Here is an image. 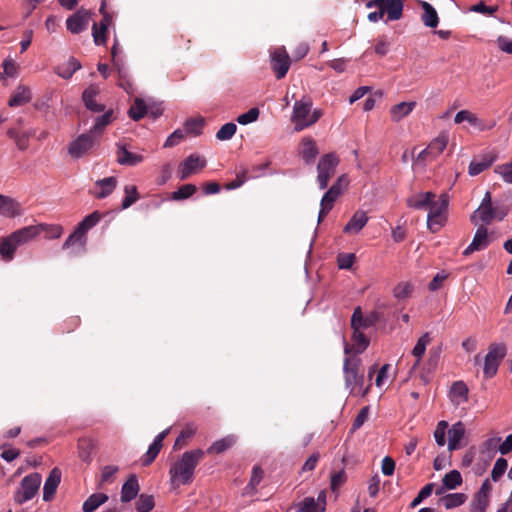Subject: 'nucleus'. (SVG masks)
Masks as SVG:
<instances>
[{
  "label": "nucleus",
  "mask_w": 512,
  "mask_h": 512,
  "mask_svg": "<svg viewBox=\"0 0 512 512\" xmlns=\"http://www.w3.org/2000/svg\"><path fill=\"white\" fill-rule=\"evenodd\" d=\"M47 229L48 226L43 224L30 225L14 231L7 237H3L0 241L1 259L5 262L12 261L18 247L32 241Z\"/></svg>",
  "instance_id": "1"
},
{
  "label": "nucleus",
  "mask_w": 512,
  "mask_h": 512,
  "mask_svg": "<svg viewBox=\"0 0 512 512\" xmlns=\"http://www.w3.org/2000/svg\"><path fill=\"white\" fill-rule=\"evenodd\" d=\"M204 454L205 452L201 449L184 452L180 460L170 468L171 481L177 485L190 484L193 480L194 470Z\"/></svg>",
  "instance_id": "2"
},
{
  "label": "nucleus",
  "mask_w": 512,
  "mask_h": 512,
  "mask_svg": "<svg viewBox=\"0 0 512 512\" xmlns=\"http://www.w3.org/2000/svg\"><path fill=\"white\" fill-rule=\"evenodd\" d=\"M507 214L508 208L504 205L493 203L491 193L487 191L480 203V206L474 212V215H472L471 221L474 224H477L475 219L478 217L482 223L488 225L491 224L494 219L500 221L503 220Z\"/></svg>",
  "instance_id": "3"
},
{
  "label": "nucleus",
  "mask_w": 512,
  "mask_h": 512,
  "mask_svg": "<svg viewBox=\"0 0 512 512\" xmlns=\"http://www.w3.org/2000/svg\"><path fill=\"white\" fill-rule=\"evenodd\" d=\"M449 204V197L446 193H442L438 199H433L431 205H429L427 226L431 232L435 233L439 231L447 220V208Z\"/></svg>",
  "instance_id": "4"
},
{
  "label": "nucleus",
  "mask_w": 512,
  "mask_h": 512,
  "mask_svg": "<svg viewBox=\"0 0 512 512\" xmlns=\"http://www.w3.org/2000/svg\"><path fill=\"white\" fill-rule=\"evenodd\" d=\"M361 360L358 357H346L343 364L345 384L353 393L356 388L361 389L364 385V373L360 370Z\"/></svg>",
  "instance_id": "5"
},
{
  "label": "nucleus",
  "mask_w": 512,
  "mask_h": 512,
  "mask_svg": "<svg viewBox=\"0 0 512 512\" xmlns=\"http://www.w3.org/2000/svg\"><path fill=\"white\" fill-rule=\"evenodd\" d=\"M42 477L34 472L26 475L20 482V487L14 493V501L23 504L31 500L39 491Z\"/></svg>",
  "instance_id": "6"
},
{
  "label": "nucleus",
  "mask_w": 512,
  "mask_h": 512,
  "mask_svg": "<svg viewBox=\"0 0 512 512\" xmlns=\"http://www.w3.org/2000/svg\"><path fill=\"white\" fill-rule=\"evenodd\" d=\"M506 346L504 344L493 343L484 359L483 373L486 379H490L497 374L499 365L506 356Z\"/></svg>",
  "instance_id": "7"
},
{
  "label": "nucleus",
  "mask_w": 512,
  "mask_h": 512,
  "mask_svg": "<svg viewBox=\"0 0 512 512\" xmlns=\"http://www.w3.org/2000/svg\"><path fill=\"white\" fill-rule=\"evenodd\" d=\"M339 163L338 157L333 153L325 154L321 157L318 162L317 170L318 176L317 181L320 189H325L328 186L329 180L334 176L336 167Z\"/></svg>",
  "instance_id": "8"
},
{
  "label": "nucleus",
  "mask_w": 512,
  "mask_h": 512,
  "mask_svg": "<svg viewBox=\"0 0 512 512\" xmlns=\"http://www.w3.org/2000/svg\"><path fill=\"white\" fill-rule=\"evenodd\" d=\"M271 69L275 73L277 79H282L286 76L290 65L291 59L284 47H277L270 52Z\"/></svg>",
  "instance_id": "9"
},
{
  "label": "nucleus",
  "mask_w": 512,
  "mask_h": 512,
  "mask_svg": "<svg viewBox=\"0 0 512 512\" xmlns=\"http://www.w3.org/2000/svg\"><path fill=\"white\" fill-rule=\"evenodd\" d=\"M346 183L345 175L340 176L336 183H334L324 194L321 200V208L319 212L318 220L319 222L328 214V212L333 208L334 202L342 193V183Z\"/></svg>",
  "instance_id": "10"
},
{
  "label": "nucleus",
  "mask_w": 512,
  "mask_h": 512,
  "mask_svg": "<svg viewBox=\"0 0 512 512\" xmlns=\"http://www.w3.org/2000/svg\"><path fill=\"white\" fill-rule=\"evenodd\" d=\"M97 136L93 134L90 130L87 133L81 134L77 139L69 145V154L73 158H80L87 154L94 144L96 143Z\"/></svg>",
  "instance_id": "11"
},
{
  "label": "nucleus",
  "mask_w": 512,
  "mask_h": 512,
  "mask_svg": "<svg viewBox=\"0 0 512 512\" xmlns=\"http://www.w3.org/2000/svg\"><path fill=\"white\" fill-rule=\"evenodd\" d=\"M312 103L310 101H296L293 107L292 122L295 124V131L299 132L309 127L305 123L309 122Z\"/></svg>",
  "instance_id": "12"
},
{
  "label": "nucleus",
  "mask_w": 512,
  "mask_h": 512,
  "mask_svg": "<svg viewBox=\"0 0 512 512\" xmlns=\"http://www.w3.org/2000/svg\"><path fill=\"white\" fill-rule=\"evenodd\" d=\"M206 166V160L196 154L189 155L178 167L180 180L188 179L192 174L202 170Z\"/></svg>",
  "instance_id": "13"
},
{
  "label": "nucleus",
  "mask_w": 512,
  "mask_h": 512,
  "mask_svg": "<svg viewBox=\"0 0 512 512\" xmlns=\"http://www.w3.org/2000/svg\"><path fill=\"white\" fill-rule=\"evenodd\" d=\"M91 12L83 8L78 9L66 20V27L73 34H79L88 27Z\"/></svg>",
  "instance_id": "14"
},
{
  "label": "nucleus",
  "mask_w": 512,
  "mask_h": 512,
  "mask_svg": "<svg viewBox=\"0 0 512 512\" xmlns=\"http://www.w3.org/2000/svg\"><path fill=\"white\" fill-rule=\"evenodd\" d=\"M23 208L16 199L0 194V215L6 218H15L21 216Z\"/></svg>",
  "instance_id": "15"
},
{
  "label": "nucleus",
  "mask_w": 512,
  "mask_h": 512,
  "mask_svg": "<svg viewBox=\"0 0 512 512\" xmlns=\"http://www.w3.org/2000/svg\"><path fill=\"white\" fill-rule=\"evenodd\" d=\"M489 244L490 240L488 238V230L484 225H481L477 228L472 242L463 251V255L469 256L475 251H480L487 248Z\"/></svg>",
  "instance_id": "16"
},
{
  "label": "nucleus",
  "mask_w": 512,
  "mask_h": 512,
  "mask_svg": "<svg viewBox=\"0 0 512 512\" xmlns=\"http://www.w3.org/2000/svg\"><path fill=\"white\" fill-rule=\"evenodd\" d=\"M99 93L100 88L95 84L89 85L82 93V101L85 107L95 113H101L105 110V105L96 101Z\"/></svg>",
  "instance_id": "17"
},
{
  "label": "nucleus",
  "mask_w": 512,
  "mask_h": 512,
  "mask_svg": "<svg viewBox=\"0 0 512 512\" xmlns=\"http://www.w3.org/2000/svg\"><path fill=\"white\" fill-rule=\"evenodd\" d=\"M61 481V471L59 468H53L43 487V500L45 502H49L54 498V495L56 493V490L60 484Z\"/></svg>",
  "instance_id": "18"
},
{
  "label": "nucleus",
  "mask_w": 512,
  "mask_h": 512,
  "mask_svg": "<svg viewBox=\"0 0 512 512\" xmlns=\"http://www.w3.org/2000/svg\"><path fill=\"white\" fill-rule=\"evenodd\" d=\"M96 447L97 442L95 439L86 436L79 438L77 443L79 458L86 463H90L92 461V453Z\"/></svg>",
  "instance_id": "19"
},
{
  "label": "nucleus",
  "mask_w": 512,
  "mask_h": 512,
  "mask_svg": "<svg viewBox=\"0 0 512 512\" xmlns=\"http://www.w3.org/2000/svg\"><path fill=\"white\" fill-rule=\"evenodd\" d=\"M117 186V179L116 177L110 176L106 177L104 179L97 180L95 182V187L99 188V190L95 192H90L94 195L97 199H104L108 197L112 192L115 190Z\"/></svg>",
  "instance_id": "20"
},
{
  "label": "nucleus",
  "mask_w": 512,
  "mask_h": 512,
  "mask_svg": "<svg viewBox=\"0 0 512 512\" xmlns=\"http://www.w3.org/2000/svg\"><path fill=\"white\" fill-rule=\"evenodd\" d=\"M117 162L120 165L126 166H135L141 162H143L144 157L141 154H136L128 151L125 146L118 145L117 152Z\"/></svg>",
  "instance_id": "21"
},
{
  "label": "nucleus",
  "mask_w": 512,
  "mask_h": 512,
  "mask_svg": "<svg viewBox=\"0 0 512 512\" xmlns=\"http://www.w3.org/2000/svg\"><path fill=\"white\" fill-rule=\"evenodd\" d=\"M465 435V425L459 421L448 430V450L454 451L460 448V441Z\"/></svg>",
  "instance_id": "22"
},
{
  "label": "nucleus",
  "mask_w": 512,
  "mask_h": 512,
  "mask_svg": "<svg viewBox=\"0 0 512 512\" xmlns=\"http://www.w3.org/2000/svg\"><path fill=\"white\" fill-rule=\"evenodd\" d=\"M436 198L433 192H424L412 195L407 199V205L417 210L428 209L431 201Z\"/></svg>",
  "instance_id": "23"
},
{
  "label": "nucleus",
  "mask_w": 512,
  "mask_h": 512,
  "mask_svg": "<svg viewBox=\"0 0 512 512\" xmlns=\"http://www.w3.org/2000/svg\"><path fill=\"white\" fill-rule=\"evenodd\" d=\"M384 13L387 14L386 21L399 20L403 15V0H383Z\"/></svg>",
  "instance_id": "24"
},
{
  "label": "nucleus",
  "mask_w": 512,
  "mask_h": 512,
  "mask_svg": "<svg viewBox=\"0 0 512 512\" xmlns=\"http://www.w3.org/2000/svg\"><path fill=\"white\" fill-rule=\"evenodd\" d=\"M368 222V216L364 211H357L345 225L344 233L356 234L360 232Z\"/></svg>",
  "instance_id": "25"
},
{
  "label": "nucleus",
  "mask_w": 512,
  "mask_h": 512,
  "mask_svg": "<svg viewBox=\"0 0 512 512\" xmlns=\"http://www.w3.org/2000/svg\"><path fill=\"white\" fill-rule=\"evenodd\" d=\"M352 347L346 345L345 353L348 354L353 349L355 353L360 354L364 352L369 346V339L365 336V334L361 331V329L353 330L352 334Z\"/></svg>",
  "instance_id": "26"
},
{
  "label": "nucleus",
  "mask_w": 512,
  "mask_h": 512,
  "mask_svg": "<svg viewBox=\"0 0 512 512\" xmlns=\"http://www.w3.org/2000/svg\"><path fill=\"white\" fill-rule=\"evenodd\" d=\"M420 5L423 9L421 21L424 26L429 28H436L439 23V17L435 8L430 3L425 1H422Z\"/></svg>",
  "instance_id": "27"
},
{
  "label": "nucleus",
  "mask_w": 512,
  "mask_h": 512,
  "mask_svg": "<svg viewBox=\"0 0 512 512\" xmlns=\"http://www.w3.org/2000/svg\"><path fill=\"white\" fill-rule=\"evenodd\" d=\"M139 492V484L135 475H131L123 484L121 490V501L129 502L133 500Z\"/></svg>",
  "instance_id": "28"
},
{
  "label": "nucleus",
  "mask_w": 512,
  "mask_h": 512,
  "mask_svg": "<svg viewBox=\"0 0 512 512\" xmlns=\"http://www.w3.org/2000/svg\"><path fill=\"white\" fill-rule=\"evenodd\" d=\"M31 101V91L26 86H18L15 92L11 95L8 105L10 107L22 106Z\"/></svg>",
  "instance_id": "29"
},
{
  "label": "nucleus",
  "mask_w": 512,
  "mask_h": 512,
  "mask_svg": "<svg viewBox=\"0 0 512 512\" xmlns=\"http://www.w3.org/2000/svg\"><path fill=\"white\" fill-rule=\"evenodd\" d=\"M416 106V102H401L393 105L390 109L391 119L398 122L409 115Z\"/></svg>",
  "instance_id": "30"
},
{
  "label": "nucleus",
  "mask_w": 512,
  "mask_h": 512,
  "mask_svg": "<svg viewBox=\"0 0 512 512\" xmlns=\"http://www.w3.org/2000/svg\"><path fill=\"white\" fill-rule=\"evenodd\" d=\"M236 436L227 435L220 440L215 441L208 449V454H221L235 445Z\"/></svg>",
  "instance_id": "31"
},
{
  "label": "nucleus",
  "mask_w": 512,
  "mask_h": 512,
  "mask_svg": "<svg viewBox=\"0 0 512 512\" xmlns=\"http://www.w3.org/2000/svg\"><path fill=\"white\" fill-rule=\"evenodd\" d=\"M318 154L316 143L313 139L307 137L302 140L301 156L305 163L311 164L314 162Z\"/></svg>",
  "instance_id": "32"
},
{
  "label": "nucleus",
  "mask_w": 512,
  "mask_h": 512,
  "mask_svg": "<svg viewBox=\"0 0 512 512\" xmlns=\"http://www.w3.org/2000/svg\"><path fill=\"white\" fill-rule=\"evenodd\" d=\"M103 112L104 113L101 116H98L95 119V123H94L93 127L90 129V131L93 134H95L97 137H99L103 133L105 127L112 122V118H113V110L112 109L104 110Z\"/></svg>",
  "instance_id": "33"
},
{
  "label": "nucleus",
  "mask_w": 512,
  "mask_h": 512,
  "mask_svg": "<svg viewBox=\"0 0 512 512\" xmlns=\"http://www.w3.org/2000/svg\"><path fill=\"white\" fill-rule=\"evenodd\" d=\"M495 157L491 155H485L481 160H473L468 168V172L471 176H476L486 169H488L494 162Z\"/></svg>",
  "instance_id": "34"
},
{
  "label": "nucleus",
  "mask_w": 512,
  "mask_h": 512,
  "mask_svg": "<svg viewBox=\"0 0 512 512\" xmlns=\"http://www.w3.org/2000/svg\"><path fill=\"white\" fill-rule=\"evenodd\" d=\"M432 338L428 332L424 333L417 341L415 347L412 350V355L416 357V362L413 365L412 369H415L419 364L421 358L423 357L426 347L430 344Z\"/></svg>",
  "instance_id": "35"
},
{
  "label": "nucleus",
  "mask_w": 512,
  "mask_h": 512,
  "mask_svg": "<svg viewBox=\"0 0 512 512\" xmlns=\"http://www.w3.org/2000/svg\"><path fill=\"white\" fill-rule=\"evenodd\" d=\"M108 500V496L104 493H94L90 495L83 503L84 512H94L100 505Z\"/></svg>",
  "instance_id": "36"
},
{
  "label": "nucleus",
  "mask_w": 512,
  "mask_h": 512,
  "mask_svg": "<svg viewBox=\"0 0 512 512\" xmlns=\"http://www.w3.org/2000/svg\"><path fill=\"white\" fill-rule=\"evenodd\" d=\"M467 500V495L464 493H451L443 496L440 502L446 509H453L461 506Z\"/></svg>",
  "instance_id": "37"
},
{
  "label": "nucleus",
  "mask_w": 512,
  "mask_h": 512,
  "mask_svg": "<svg viewBox=\"0 0 512 512\" xmlns=\"http://www.w3.org/2000/svg\"><path fill=\"white\" fill-rule=\"evenodd\" d=\"M373 325L370 318L364 317L360 307L355 308L351 317V327L353 330L366 329Z\"/></svg>",
  "instance_id": "38"
},
{
  "label": "nucleus",
  "mask_w": 512,
  "mask_h": 512,
  "mask_svg": "<svg viewBox=\"0 0 512 512\" xmlns=\"http://www.w3.org/2000/svg\"><path fill=\"white\" fill-rule=\"evenodd\" d=\"M146 114H148V107L146 106L145 102L140 98H136L134 103L129 108V117L135 121H139Z\"/></svg>",
  "instance_id": "39"
},
{
  "label": "nucleus",
  "mask_w": 512,
  "mask_h": 512,
  "mask_svg": "<svg viewBox=\"0 0 512 512\" xmlns=\"http://www.w3.org/2000/svg\"><path fill=\"white\" fill-rule=\"evenodd\" d=\"M448 144V136L446 134H440L434 140H432L428 147L429 151H431V158L438 157L447 147Z\"/></svg>",
  "instance_id": "40"
},
{
  "label": "nucleus",
  "mask_w": 512,
  "mask_h": 512,
  "mask_svg": "<svg viewBox=\"0 0 512 512\" xmlns=\"http://www.w3.org/2000/svg\"><path fill=\"white\" fill-rule=\"evenodd\" d=\"M204 125L205 119L203 117L190 118L184 123V131L186 134L198 136L202 133Z\"/></svg>",
  "instance_id": "41"
},
{
  "label": "nucleus",
  "mask_w": 512,
  "mask_h": 512,
  "mask_svg": "<svg viewBox=\"0 0 512 512\" xmlns=\"http://www.w3.org/2000/svg\"><path fill=\"white\" fill-rule=\"evenodd\" d=\"M124 193H125V197L123 198V201L121 204V208L123 210L132 206L140 198L139 194H138L137 187L135 185H126L124 187Z\"/></svg>",
  "instance_id": "42"
},
{
  "label": "nucleus",
  "mask_w": 512,
  "mask_h": 512,
  "mask_svg": "<svg viewBox=\"0 0 512 512\" xmlns=\"http://www.w3.org/2000/svg\"><path fill=\"white\" fill-rule=\"evenodd\" d=\"M442 483L446 489H456L462 484V476L458 470H452L443 477Z\"/></svg>",
  "instance_id": "43"
},
{
  "label": "nucleus",
  "mask_w": 512,
  "mask_h": 512,
  "mask_svg": "<svg viewBox=\"0 0 512 512\" xmlns=\"http://www.w3.org/2000/svg\"><path fill=\"white\" fill-rule=\"evenodd\" d=\"M102 215L98 211H94L91 214L87 215L78 225L77 227L81 230L85 235L86 233L93 228L98 222L101 220Z\"/></svg>",
  "instance_id": "44"
},
{
  "label": "nucleus",
  "mask_w": 512,
  "mask_h": 512,
  "mask_svg": "<svg viewBox=\"0 0 512 512\" xmlns=\"http://www.w3.org/2000/svg\"><path fill=\"white\" fill-rule=\"evenodd\" d=\"M86 244V235L79 230L78 227L74 230L72 234L66 239L63 244V249H68L74 245H79L83 247Z\"/></svg>",
  "instance_id": "45"
},
{
  "label": "nucleus",
  "mask_w": 512,
  "mask_h": 512,
  "mask_svg": "<svg viewBox=\"0 0 512 512\" xmlns=\"http://www.w3.org/2000/svg\"><path fill=\"white\" fill-rule=\"evenodd\" d=\"M299 512H322V508L313 497H306L295 505Z\"/></svg>",
  "instance_id": "46"
},
{
  "label": "nucleus",
  "mask_w": 512,
  "mask_h": 512,
  "mask_svg": "<svg viewBox=\"0 0 512 512\" xmlns=\"http://www.w3.org/2000/svg\"><path fill=\"white\" fill-rule=\"evenodd\" d=\"M196 191L197 187L194 184H185L172 193L171 199L175 201L184 200L191 197Z\"/></svg>",
  "instance_id": "47"
},
{
  "label": "nucleus",
  "mask_w": 512,
  "mask_h": 512,
  "mask_svg": "<svg viewBox=\"0 0 512 512\" xmlns=\"http://www.w3.org/2000/svg\"><path fill=\"white\" fill-rule=\"evenodd\" d=\"M382 5H383V0H370L366 3L367 8L376 7L378 9L377 11L370 12L368 14L367 17H368L369 21L377 22L384 17L385 13H384V8Z\"/></svg>",
  "instance_id": "48"
},
{
  "label": "nucleus",
  "mask_w": 512,
  "mask_h": 512,
  "mask_svg": "<svg viewBox=\"0 0 512 512\" xmlns=\"http://www.w3.org/2000/svg\"><path fill=\"white\" fill-rule=\"evenodd\" d=\"M80 68V62L76 58L72 57L69 59L66 68L58 67L57 74L64 79H69Z\"/></svg>",
  "instance_id": "49"
},
{
  "label": "nucleus",
  "mask_w": 512,
  "mask_h": 512,
  "mask_svg": "<svg viewBox=\"0 0 512 512\" xmlns=\"http://www.w3.org/2000/svg\"><path fill=\"white\" fill-rule=\"evenodd\" d=\"M237 131V126L233 122L224 124L216 133V138L220 141L230 140Z\"/></svg>",
  "instance_id": "50"
},
{
  "label": "nucleus",
  "mask_w": 512,
  "mask_h": 512,
  "mask_svg": "<svg viewBox=\"0 0 512 512\" xmlns=\"http://www.w3.org/2000/svg\"><path fill=\"white\" fill-rule=\"evenodd\" d=\"M464 121H467L472 126H479L480 125V120L477 118V116L475 114H473L469 110H461V111H459L456 114L455 118H454V122L456 124H460V123H462Z\"/></svg>",
  "instance_id": "51"
},
{
  "label": "nucleus",
  "mask_w": 512,
  "mask_h": 512,
  "mask_svg": "<svg viewBox=\"0 0 512 512\" xmlns=\"http://www.w3.org/2000/svg\"><path fill=\"white\" fill-rule=\"evenodd\" d=\"M154 498L152 495L141 494L136 504L137 512H150L154 508Z\"/></svg>",
  "instance_id": "52"
},
{
  "label": "nucleus",
  "mask_w": 512,
  "mask_h": 512,
  "mask_svg": "<svg viewBox=\"0 0 512 512\" xmlns=\"http://www.w3.org/2000/svg\"><path fill=\"white\" fill-rule=\"evenodd\" d=\"M195 432L196 428L193 425H187L184 429H182L179 436L177 437L174 448L177 449L186 445L187 440L191 438Z\"/></svg>",
  "instance_id": "53"
},
{
  "label": "nucleus",
  "mask_w": 512,
  "mask_h": 512,
  "mask_svg": "<svg viewBox=\"0 0 512 512\" xmlns=\"http://www.w3.org/2000/svg\"><path fill=\"white\" fill-rule=\"evenodd\" d=\"M413 286L409 282H401L395 286L393 294L395 298L402 300L409 298L412 294Z\"/></svg>",
  "instance_id": "54"
},
{
  "label": "nucleus",
  "mask_w": 512,
  "mask_h": 512,
  "mask_svg": "<svg viewBox=\"0 0 512 512\" xmlns=\"http://www.w3.org/2000/svg\"><path fill=\"white\" fill-rule=\"evenodd\" d=\"M508 467V462L506 459L500 457L496 460L494 467L491 471V479L494 482H497L505 473Z\"/></svg>",
  "instance_id": "55"
},
{
  "label": "nucleus",
  "mask_w": 512,
  "mask_h": 512,
  "mask_svg": "<svg viewBox=\"0 0 512 512\" xmlns=\"http://www.w3.org/2000/svg\"><path fill=\"white\" fill-rule=\"evenodd\" d=\"M489 504L490 499L474 495L470 503V512H486Z\"/></svg>",
  "instance_id": "56"
},
{
  "label": "nucleus",
  "mask_w": 512,
  "mask_h": 512,
  "mask_svg": "<svg viewBox=\"0 0 512 512\" xmlns=\"http://www.w3.org/2000/svg\"><path fill=\"white\" fill-rule=\"evenodd\" d=\"M161 448H162V445L152 442V444L149 446L147 452L141 459L142 465L149 466L155 460V458L159 454Z\"/></svg>",
  "instance_id": "57"
},
{
  "label": "nucleus",
  "mask_w": 512,
  "mask_h": 512,
  "mask_svg": "<svg viewBox=\"0 0 512 512\" xmlns=\"http://www.w3.org/2000/svg\"><path fill=\"white\" fill-rule=\"evenodd\" d=\"M260 111L257 107L249 109L246 113H243L237 117V122L241 125H247L256 121L259 117Z\"/></svg>",
  "instance_id": "58"
},
{
  "label": "nucleus",
  "mask_w": 512,
  "mask_h": 512,
  "mask_svg": "<svg viewBox=\"0 0 512 512\" xmlns=\"http://www.w3.org/2000/svg\"><path fill=\"white\" fill-rule=\"evenodd\" d=\"M447 428H448V422H446L444 420L438 422V424L436 426V429L434 431V438H435L436 443L439 446H444L446 443L445 435H446Z\"/></svg>",
  "instance_id": "59"
},
{
  "label": "nucleus",
  "mask_w": 512,
  "mask_h": 512,
  "mask_svg": "<svg viewBox=\"0 0 512 512\" xmlns=\"http://www.w3.org/2000/svg\"><path fill=\"white\" fill-rule=\"evenodd\" d=\"M433 488H434V483H428L426 484L418 493V495L413 499V501L411 502L410 506L411 508H415L416 506H418L424 499H426L427 497H429L432 492H433Z\"/></svg>",
  "instance_id": "60"
},
{
  "label": "nucleus",
  "mask_w": 512,
  "mask_h": 512,
  "mask_svg": "<svg viewBox=\"0 0 512 512\" xmlns=\"http://www.w3.org/2000/svg\"><path fill=\"white\" fill-rule=\"evenodd\" d=\"M355 259L356 257L353 253H340L337 257L338 266L340 269H350Z\"/></svg>",
  "instance_id": "61"
},
{
  "label": "nucleus",
  "mask_w": 512,
  "mask_h": 512,
  "mask_svg": "<svg viewBox=\"0 0 512 512\" xmlns=\"http://www.w3.org/2000/svg\"><path fill=\"white\" fill-rule=\"evenodd\" d=\"M263 476H264L263 469L258 465L254 466L252 469V475H251L250 481L247 485V488L255 489L262 481Z\"/></svg>",
  "instance_id": "62"
},
{
  "label": "nucleus",
  "mask_w": 512,
  "mask_h": 512,
  "mask_svg": "<svg viewBox=\"0 0 512 512\" xmlns=\"http://www.w3.org/2000/svg\"><path fill=\"white\" fill-rule=\"evenodd\" d=\"M451 394L466 400L468 396L467 385L463 381L454 382L451 387Z\"/></svg>",
  "instance_id": "63"
},
{
  "label": "nucleus",
  "mask_w": 512,
  "mask_h": 512,
  "mask_svg": "<svg viewBox=\"0 0 512 512\" xmlns=\"http://www.w3.org/2000/svg\"><path fill=\"white\" fill-rule=\"evenodd\" d=\"M495 172L501 175L505 182L512 183V162L497 166Z\"/></svg>",
  "instance_id": "64"
}]
</instances>
